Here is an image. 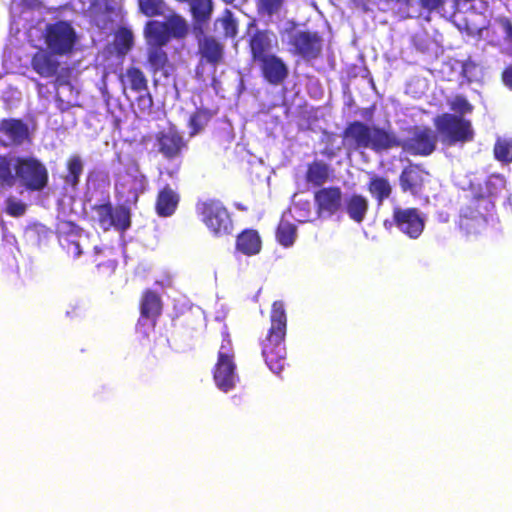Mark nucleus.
<instances>
[{
    "mask_svg": "<svg viewBox=\"0 0 512 512\" xmlns=\"http://www.w3.org/2000/svg\"><path fill=\"white\" fill-rule=\"evenodd\" d=\"M163 310V302L158 292L152 289H145L139 301L140 318L137 321V329L143 325L144 320H150L154 328Z\"/></svg>",
    "mask_w": 512,
    "mask_h": 512,
    "instance_id": "aec40b11",
    "label": "nucleus"
},
{
    "mask_svg": "<svg viewBox=\"0 0 512 512\" xmlns=\"http://www.w3.org/2000/svg\"><path fill=\"white\" fill-rule=\"evenodd\" d=\"M168 175H169L170 177H172V176H173V173H172V172H168Z\"/></svg>",
    "mask_w": 512,
    "mask_h": 512,
    "instance_id": "603ef678",
    "label": "nucleus"
},
{
    "mask_svg": "<svg viewBox=\"0 0 512 512\" xmlns=\"http://www.w3.org/2000/svg\"><path fill=\"white\" fill-rule=\"evenodd\" d=\"M67 173L63 177L67 186L76 189L80 182V177L84 170V164L79 155L73 154L66 161Z\"/></svg>",
    "mask_w": 512,
    "mask_h": 512,
    "instance_id": "7c9ffc66",
    "label": "nucleus"
},
{
    "mask_svg": "<svg viewBox=\"0 0 512 512\" xmlns=\"http://www.w3.org/2000/svg\"><path fill=\"white\" fill-rule=\"evenodd\" d=\"M56 53L49 49H38L32 56L30 64L32 69L42 78L55 77L56 85H64L67 80L64 78L62 71L68 72V69L62 68L58 61Z\"/></svg>",
    "mask_w": 512,
    "mask_h": 512,
    "instance_id": "4468645a",
    "label": "nucleus"
},
{
    "mask_svg": "<svg viewBox=\"0 0 512 512\" xmlns=\"http://www.w3.org/2000/svg\"><path fill=\"white\" fill-rule=\"evenodd\" d=\"M212 113L206 108H197L189 118L190 135L194 136L201 132L210 122Z\"/></svg>",
    "mask_w": 512,
    "mask_h": 512,
    "instance_id": "72a5a7b5",
    "label": "nucleus"
},
{
    "mask_svg": "<svg viewBox=\"0 0 512 512\" xmlns=\"http://www.w3.org/2000/svg\"><path fill=\"white\" fill-rule=\"evenodd\" d=\"M289 45L294 55L306 61L317 59L322 53L323 39L318 32L297 31L290 36Z\"/></svg>",
    "mask_w": 512,
    "mask_h": 512,
    "instance_id": "ddd939ff",
    "label": "nucleus"
},
{
    "mask_svg": "<svg viewBox=\"0 0 512 512\" xmlns=\"http://www.w3.org/2000/svg\"><path fill=\"white\" fill-rule=\"evenodd\" d=\"M344 209L351 220L362 223L369 210V201L365 196L354 193L345 199Z\"/></svg>",
    "mask_w": 512,
    "mask_h": 512,
    "instance_id": "cd10ccee",
    "label": "nucleus"
},
{
    "mask_svg": "<svg viewBox=\"0 0 512 512\" xmlns=\"http://www.w3.org/2000/svg\"><path fill=\"white\" fill-rule=\"evenodd\" d=\"M433 124L443 143L453 146L474 140L475 132L470 120L451 113H442L433 119Z\"/></svg>",
    "mask_w": 512,
    "mask_h": 512,
    "instance_id": "6e6552de",
    "label": "nucleus"
},
{
    "mask_svg": "<svg viewBox=\"0 0 512 512\" xmlns=\"http://www.w3.org/2000/svg\"><path fill=\"white\" fill-rule=\"evenodd\" d=\"M235 249L237 252L251 257L260 253L262 239L255 229H244L236 237Z\"/></svg>",
    "mask_w": 512,
    "mask_h": 512,
    "instance_id": "bb28decb",
    "label": "nucleus"
},
{
    "mask_svg": "<svg viewBox=\"0 0 512 512\" xmlns=\"http://www.w3.org/2000/svg\"><path fill=\"white\" fill-rule=\"evenodd\" d=\"M155 140L158 152L168 160L180 157L182 152L187 149L186 140L174 125L158 131L155 134Z\"/></svg>",
    "mask_w": 512,
    "mask_h": 512,
    "instance_id": "2eb2a0df",
    "label": "nucleus"
},
{
    "mask_svg": "<svg viewBox=\"0 0 512 512\" xmlns=\"http://www.w3.org/2000/svg\"><path fill=\"white\" fill-rule=\"evenodd\" d=\"M213 379L217 388L225 393L235 389L240 380L232 342L227 333L222 336L217 361L213 368Z\"/></svg>",
    "mask_w": 512,
    "mask_h": 512,
    "instance_id": "0eeeda50",
    "label": "nucleus"
},
{
    "mask_svg": "<svg viewBox=\"0 0 512 512\" xmlns=\"http://www.w3.org/2000/svg\"><path fill=\"white\" fill-rule=\"evenodd\" d=\"M144 180L145 176L142 174L129 176L127 178L117 176L115 181V193L116 197L123 201L122 205L128 207L137 204L141 193L140 186Z\"/></svg>",
    "mask_w": 512,
    "mask_h": 512,
    "instance_id": "4be33fe9",
    "label": "nucleus"
},
{
    "mask_svg": "<svg viewBox=\"0 0 512 512\" xmlns=\"http://www.w3.org/2000/svg\"><path fill=\"white\" fill-rule=\"evenodd\" d=\"M282 3V0H257V12L260 15L272 16L280 10Z\"/></svg>",
    "mask_w": 512,
    "mask_h": 512,
    "instance_id": "ea45409f",
    "label": "nucleus"
},
{
    "mask_svg": "<svg viewBox=\"0 0 512 512\" xmlns=\"http://www.w3.org/2000/svg\"><path fill=\"white\" fill-rule=\"evenodd\" d=\"M390 135L391 130L354 120L346 125L341 136L348 149H371L380 153L389 150Z\"/></svg>",
    "mask_w": 512,
    "mask_h": 512,
    "instance_id": "39448f33",
    "label": "nucleus"
},
{
    "mask_svg": "<svg viewBox=\"0 0 512 512\" xmlns=\"http://www.w3.org/2000/svg\"><path fill=\"white\" fill-rule=\"evenodd\" d=\"M419 6L429 12L439 11L444 8L446 0H418Z\"/></svg>",
    "mask_w": 512,
    "mask_h": 512,
    "instance_id": "37998d69",
    "label": "nucleus"
},
{
    "mask_svg": "<svg viewBox=\"0 0 512 512\" xmlns=\"http://www.w3.org/2000/svg\"><path fill=\"white\" fill-rule=\"evenodd\" d=\"M340 148H333L326 146L322 151L321 154L326 157L327 159H333L336 157L337 153L339 152Z\"/></svg>",
    "mask_w": 512,
    "mask_h": 512,
    "instance_id": "49530a36",
    "label": "nucleus"
},
{
    "mask_svg": "<svg viewBox=\"0 0 512 512\" xmlns=\"http://www.w3.org/2000/svg\"><path fill=\"white\" fill-rule=\"evenodd\" d=\"M108 267L111 268L112 270H114L116 267V263L114 261H112L109 263Z\"/></svg>",
    "mask_w": 512,
    "mask_h": 512,
    "instance_id": "09e8293b",
    "label": "nucleus"
},
{
    "mask_svg": "<svg viewBox=\"0 0 512 512\" xmlns=\"http://www.w3.org/2000/svg\"><path fill=\"white\" fill-rule=\"evenodd\" d=\"M200 63L216 68L224 62V45L213 36H203L198 40Z\"/></svg>",
    "mask_w": 512,
    "mask_h": 512,
    "instance_id": "393cba45",
    "label": "nucleus"
},
{
    "mask_svg": "<svg viewBox=\"0 0 512 512\" xmlns=\"http://www.w3.org/2000/svg\"><path fill=\"white\" fill-rule=\"evenodd\" d=\"M138 12L148 18L165 17L167 18L173 10L166 0H137Z\"/></svg>",
    "mask_w": 512,
    "mask_h": 512,
    "instance_id": "c85d7f7f",
    "label": "nucleus"
},
{
    "mask_svg": "<svg viewBox=\"0 0 512 512\" xmlns=\"http://www.w3.org/2000/svg\"><path fill=\"white\" fill-rule=\"evenodd\" d=\"M468 203L461 208L459 227L466 234H479L488 224V216L494 209L492 198L505 188V179L499 174L475 178L470 182Z\"/></svg>",
    "mask_w": 512,
    "mask_h": 512,
    "instance_id": "f257e3e1",
    "label": "nucleus"
},
{
    "mask_svg": "<svg viewBox=\"0 0 512 512\" xmlns=\"http://www.w3.org/2000/svg\"><path fill=\"white\" fill-rule=\"evenodd\" d=\"M26 211V205L22 202L14 201L12 199L7 200L6 212L12 217H20Z\"/></svg>",
    "mask_w": 512,
    "mask_h": 512,
    "instance_id": "79ce46f5",
    "label": "nucleus"
},
{
    "mask_svg": "<svg viewBox=\"0 0 512 512\" xmlns=\"http://www.w3.org/2000/svg\"><path fill=\"white\" fill-rule=\"evenodd\" d=\"M44 42L47 49L59 56H67L75 49L77 34L69 22L57 21L46 25Z\"/></svg>",
    "mask_w": 512,
    "mask_h": 512,
    "instance_id": "9b49d317",
    "label": "nucleus"
},
{
    "mask_svg": "<svg viewBox=\"0 0 512 512\" xmlns=\"http://www.w3.org/2000/svg\"><path fill=\"white\" fill-rule=\"evenodd\" d=\"M0 132L8 139L7 146H22L25 143H31V135L28 125L21 119L6 118L0 121Z\"/></svg>",
    "mask_w": 512,
    "mask_h": 512,
    "instance_id": "5701e85b",
    "label": "nucleus"
},
{
    "mask_svg": "<svg viewBox=\"0 0 512 512\" xmlns=\"http://www.w3.org/2000/svg\"><path fill=\"white\" fill-rule=\"evenodd\" d=\"M15 185L12 173V158L8 154H0V186L11 188Z\"/></svg>",
    "mask_w": 512,
    "mask_h": 512,
    "instance_id": "c9c22d12",
    "label": "nucleus"
},
{
    "mask_svg": "<svg viewBox=\"0 0 512 512\" xmlns=\"http://www.w3.org/2000/svg\"><path fill=\"white\" fill-rule=\"evenodd\" d=\"M215 24H220L225 38H235L238 34V22L229 9H224L216 19Z\"/></svg>",
    "mask_w": 512,
    "mask_h": 512,
    "instance_id": "f704fd0d",
    "label": "nucleus"
},
{
    "mask_svg": "<svg viewBox=\"0 0 512 512\" xmlns=\"http://www.w3.org/2000/svg\"><path fill=\"white\" fill-rule=\"evenodd\" d=\"M494 157L505 164L512 162V142L505 139H498L494 144Z\"/></svg>",
    "mask_w": 512,
    "mask_h": 512,
    "instance_id": "e433bc0d",
    "label": "nucleus"
},
{
    "mask_svg": "<svg viewBox=\"0 0 512 512\" xmlns=\"http://www.w3.org/2000/svg\"><path fill=\"white\" fill-rule=\"evenodd\" d=\"M393 223L411 239L419 238L425 227V221L417 208L395 207L393 209Z\"/></svg>",
    "mask_w": 512,
    "mask_h": 512,
    "instance_id": "dca6fc26",
    "label": "nucleus"
},
{
    "mask_svg": "<svg viewBox=\"0 0 512 512\" xmlns=\"http://www.w3.org/2000/svg\"><path fill=\"white\" fill-rule=\"evenodd\" d=\"M449 107L454 112V114L462 117L465 114L471 113L474 109L473 105L463 95H456L449 102Z\"/></svg>",
    "mask_w": 512,
    "mask_h": 512,
    "instance_id": "4c0bfd02",
    "label": "nucleus"
},
{
    "mask_svg": "<svg viewBox=\"0 0 512 512\" xmlns=\"http://www.w3.org/2000/svg\"><path fill=\"white\" fill-rule=\"evenodd\" d=\"M225 4H233L236 0H221Z\"/></svg>",
    "mask_w": 512,
    "mask_h": 512,
    "instance_id": "8fccbe9b",
    "label": "nucleus"
},
{
    "mask_svg": "<svg viewBox=\"0 0 512 512\" xmlns=\"http://www.w3.org/2000/svg\"><path fill=\"white\" fill-rule=\"evenodd\" d=\"M503 84L512 91V65L504 68L501 74Z\"/></svg>",
    "mask_w": 512,
    "mask_h": 512,
    "instance_id": "a18cd8bd",
    "label": "nucleus"
},
{
    "mask_svg": "<svg viewBox=\"0 0 512 512\" xmlns=\"http://www.w3.org/2000/svg\"><path fill=\"white\" fill-rule=\"evenodd\" d=\"M495 22L502 28L505 41L512 45V21L510 18L499 16L495 19Z\"/></svg>",
    "mask_w": 512,
    "mask_h": 512,
    "instance_id": "a19ab883",
    "label": "nucleus"
},
{
    "mask_svg": "<svg viewBox=\"0 0 512 512\" xmlns=\"http://www.w3.org/2000/svg\"><path fill=\"white\" fill-rule=\"evenodd\" d=\"M82 229L72 221H61L57 225V236L60 246L73 258L82 254L79 237Z\"/></svg>",
    "mask_w": 512,
    "mask_h": 512,
    "instance_id": "412c9836",
    "label": "nucleus"
},
{
    "mask_svg": "<svg viewBox=\"0 0 512 512\" xmlns=\"http://www.w3.org/2000/svg\"><path fill=\"white\" fill-rule=\"evenodd\" d=\"M180 200V193L170 184H165L157 192L154 203L155 213L161 218L173 216L179 207Z\"/></svg>",
    "mask_w": 512,
    "mask_h": 512,
    "instance_id": "b1692460",
    "label": "nucleus"
},
{
    "mask_svg": "<svg viewBox=\"0 0 512 512\" xmlns=\"http://www.w3.org/2000/svg\"><path fill=\"white\" fill-rule=\"evenodd\" d=\"M113 163L119 167H127L129 170H133L139 173V164L133 155L130 153H124L122 150L115 152Z\"/></svg>",
    "mask_w": 512,
    "mask_h": 512,
    "instance_id": "58836bf2",
    "label": "nucleus"
},
{
    "mask_svg": "<svg viewBox=\"0 0 512 512\" xmlns=\"http://www.w3.org/2000/svg\"><path fill=\"white\" fill-rule=\"evenodd\" d=\"M189 33L187 20L177 12L167 16L166 20H148L143 28L147 45V63L154 74L161 72L168 76L167 67L171 66L164 47L172 40H182Z\"/></svg>",
    "mask_w": 512,
    "mask_h": 512,
    "instance_id": "f03ea898",
    "label": "nucleus"
},
{
    "mask_svg": "<svg viewBox=\"0 0 512 512\" xmlns=\"http://www.w3.org/2000/svg\"><path fill=\"white\" fill-rule=\"evenodd\" d=\"M277 41L275 34L268 29H257L248 40L250 57L257 65L264 81L279 86L289 76V68L285 61L273 53Z\"/></svg>",
    "mask_w": 512,
    "mask_h": 512,
    "instance_id": "7ed1b4c3",
    "label": "nucleus"
},
{
    "mask_svg": "<svg viewBox=\"0 0 512 512\" xmlns=\"http://www.w3.org/2000/svg\"><path fill=\"white\" fill-rule=\"evenodd\" d=\"M333 169L322 160H313L306 166L304 175L305 182L313 187L322 188L331 180Z\"/></svg>",
    "mask_w": 512,
    "mask_h": 512,
    "instance_id": "a878e982",
    "label": "nucleus"
},
{
    "mask_svg": "<svg viewBox=\"0 0 512 512\" xmlns=\"http://www.w3.org/2000/svg\"><path fill=\"white\" fill-rule=\"evenodd\" d=\"M100 249L98 247H95V252L98 253Z\"/></svg>",
    "mask_w": 512,
    "mask_h": 512,
    "instance_id": "3c124183",
    "label": "nucleus"
},
{
    "mask_svg": "<svg viewBox=\"0 0 512 512\" xmlns=\"http://www.w3.org/2000/svg\"><path fill=\"white\" fill-rule=\"evenodd\" d=\"M429 173L421 164H413L405 166L399 176V185L404 193L419 195L428 181Z\"/></svg>",
    "mask_w": 512,
    "mask_h": 512,
    "instance_id": "6ab92c4d",
    "label": "nucleus"
},
{
    "mask_svg": "<svg viewBox=\"0 0 512 512\" xmlns=\"http://www.w3.org/2000/svg\"><path fill=\"white\" fill-rule=\"evenodd\" d=\"M333 141H334V135L333 134H328L327 135V142L332 143Z\"/></svg>",
    "mask_w": 512,
    "mask_h": 512,
    "instance_id": "de8ad7c7",
    "label": "nucleus"
},
{
    "mask_svg": "<svg viewBox=\"0 0 512 512\" xmlns=\"http://www.w3.org/2000/svg\"><path fill=\"white\" fill-rule=\"evenodd\" d=\"M287 333V314L283 301L272 303L270 327L266 336L260 341L261 354L269 369L280 375L287 364L285 338Z\"/></svg>",
    "mask_w": 512,
    "mask_h": 512,
    "instance_id": "20e7f679",
    "label": "nucleus"
},
{
    "mask_svg": "<svg viewBox=\"0 0 512 512\" xmlns=\"http://www.w3.org/2000/svg\"><path fill=\"white\" fill-rule=\"evenodd\" d=\"M96 221L101 229L109 231L115 228L124 232L131 226V213L129 207L118 205L114 207L110 201L102 204H95L92 207Z\"/></svg>",
    "mask_w": 512,
    "mask_h": 512,
    "instance_id": "f8f14e48",
    "label": "nucleus"
},
{
    "mask_svg": "<svg viewBox=\"0 0 512 512\" xmlns=\"http://www.w3.org/2000/svg\"><path fill=\"white\" fill-rule=\"evenodd\" d=\"M297 235L295 224L281 220L276 229V240L283 247H290L294 244Z\"/></svg>",
    "mask_w": 512,
    "mask_h": 512,
    "instance_id": "473e14b6",
    "label": "nucleus"
},
{
    "mask_svg": "<svg viewBox=\"0 0 512 512\" xmlns=\"http://www.w3.org/2000/svg\"><path fill=\"white\" fill-rule=\"evenodd\" d=\"M119 79L123 85V89L127 87L135 93L141 94L145 92V95L138 97V102H143L147 108H151L153 105V99L148 91V79L144 72L135 66L126 69L125 73L119 76Z\"/></svg>",
    "mask_w": 512,
    "mask_h": 512,
    "instance_id": "a211bd4d",
    "label": "nucleus"
},
{
    "mask_svg": "<svg viewBox=\"0 0 512 512\" xmlns=\"http://www.w3.org/2000/svg\"><path fill=\"white\" fill-rule=\"evenodd\" d=\"M410 134V137L400 139L391 131L389 150L400 147L410 155L422 157L429 156L436 150L438 137L430 127L414 126L411 128Z\"/></svg>",
    "mask_w": 512,
    "mask_h": 512,
    "instance_id": "9d476101",
    "label": "nucleus"
},
{
    "mask_svg": "<svg viewBox=\"0 0 512 512\" xmlns=\"http://www.w3.org/2000/svg\"><path fill=\"white\" fill-rule=\"evenodd\" d=\"M12 173L28 191H41L48 185L46 166L33 156L12 157Z\"/></svg>",
    "mask_w": 512,
    "mask_h": 512,
    "instance_id": "1a4fd4ad",
    "label": "nucleus"
},
{
    "mask_svg": "<svg viewBox=\"0 0 512 512\" xmlns=\"http://www.w3.org/2000/svg\"><path fill=\"white\" fill-rule=\"evenodd\" d=\"M190 12L193 20L198 24L207 23L213 13L212 0H189Z\"/></svg>",
    "mask_w": 512,
    "mask_h": 512,
    "instance_id": "2f4dec72",
    "label": "nucleus"
},
{
    "mask_svg": "<svg viewBox=\"0 0 512 512\" xmlns=\"http://www.w3.org/2000/svg\"><path fill=\"white\" fill-rule=\"evenodd\" d=\"M121 44L130 49L133 45V34L131 30L127 28H122L119 33Z\"/></svg>",
    "mask_w": 512,
    "mask_h": 512,
    "instance_id": "c03bdc74",
    "label": "nucleus"
},
{
    "mask_svg": "<svg viewBox=\"0 0 512 512\" xmlns=\"http://www.w3.org/2000/svg\"><path fill=\"white\" fill-rule=\"evenodd\" d=\"M342 190L338 186H328L317 189L313 200L319 217H331L342 207Z\"/></svg>",
    "mask_w": 512,
    "mask_h": 512,
    "instance_id": "f3484780",
    "label": "nucleus"
},
{
    "mask_svg": "<svg viewBox=\"0 0 512 512\" xmlns=\"http://www.w3.org/2000/svg\"><path fill=\"white\" fill-rule=\"evenodd\" d=\"M196 213L212 235L222 237L232 233L234 226L231 213L219 199L198 202Z\"/></svg>",
    "mask_w": 512,
    "mask_h": 512,
    "instance_id": "423d86ee",
    "label": "nucleus"
},
{
    "mask_svg": "<svg viewBox=\"0 0 512 512\" xmlns=\"http://www.w3.org/2000/svg\"><path fill=\"white\" fill-rule=\"evenodd\" d=\"M367 190L376 200L377 204L382 205L391 196L392 185L386 177L372 175L367 183Z\"/></svg>",
    "mask_w": 512,
    "mask_h": 512,
    "instance_id": "c756f323",
    "label": "nucleus"
}]
</instances>
